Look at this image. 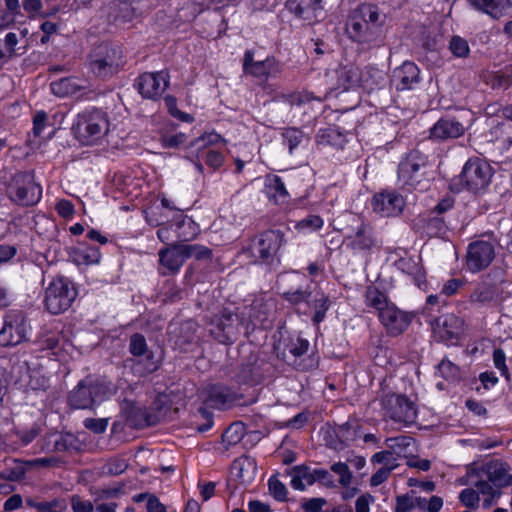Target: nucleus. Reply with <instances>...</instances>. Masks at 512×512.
Returning <instances> with one entry per match:
<instances>
[{
    "label": "nucleus",
    "mask_w": 512,
    "mask_h": 512,
    "mask_svg": "<svg viewBox=\"0 0 512 512\" xmlns=\"http://www.w3.org/2000/svg\"><path fill=\"white\" fill-rule=\"evenodd\" d=\"M73 512H93V504L89 500H83L79 495H73L70 499Z\"/></svg>",
    "instance_id": "13d9d810"
},
{
    "label": "nucleus",
    "mask_w": 512,
    "mask_h": 512,
    "mask_svg": "<svg viewBox=\"0 0 512 512\" xmlns=\"http://www.w3.org/2000/svg\"><path fill=\"white\" fill-rule=\"evenodd\" d=\"M77 449V440L74 435L60 434L54 442V450L57 452H69Z\"/></svg>",
    "instance_id": "49530a36"
},
{
    "label": "nucleus",
    "mask_w": 512,
    "mask_h": 512,
    "mask_svg": "<svg viewBox=\"0 0 512 512\" xmlns=\"http://www.w3.org/2000/svg\"><path fill=\"white\" fill-rule=\"evenodd\" d=\"M487 479L497 489L507 487L512 484V475L509 473V466L501 461H492L483 467Z\"/></svg>",
    "instance_id": "393cba45"
},
{
    "label": "nucleus",
    "mask_w": 512,
    "mask_h": 512,
    "mask_svg": "<svg viewBox=\"0 0 512 512\" xmlns=\"http://www.w3.org/2000/svg\"><path fill=\"white\" fill-rule=\"evenodd\" d=\"M468 300L476 308L491 306L496 302L495 289L487 283H479L471 291Z\"/></svg>",
    "instance_id": "c756f323"
},
{
    "label": "nucleus",
    "mask_w": 512,
    "mask_h": 512,
    "mask_svg": "<svg viewBox=\"0 0 512 512\" xmlns=\"http://www.w3.org/2000/svg\"><path fill=\"white\" fill-rule=\"evenodd\" d=\"M459 501L467 508L477 509L479 507L480 497L478 492L474 489L466 488L459 493Z\"/></svg>",
    "instance_id": "09e8293b"
},
{
    "label": "nucleus",
    "mask_w": 512,
    "mask_h": 512,
    "mask_svg": "<svg viewBox=\"0 0 512 512\" xmlns=\"http://www.w3.org/2000/svg\"><path fill=\"white\" fill-rule=\"evenodd\" d=\"M475 486L478 489V494L481 493L491 498L500 496V489H497L488 479L477 481Z\"/></svg>",
    "instance_id": "4d7b16f0"
},
{
    "label": "nucleus",
    "mask_w": 512,
    "mask_h": 512,
    "mask_svg": "<svg viewBox=\"0 0 512 512\" xmlns=\"http://www.w3.org/2000/svg\"><path fill=\"white\" fill-rule=\"evenodd\" d=\"M265 193L267 197L275 204L286 203L289 199V193L282 179L277 176H269L265 182Z\"/></svg>",
    "instance_id": "2f4dec72"
},
{
    "label": "nucleus",
    "mask_w": 512,
    "mask_h": 512,
    "mask_svg": "<svg viewBox=\"0 0 512 512\" xmlns=\"http://www.w3.org/2000/svg\"><path fill=\"white\" fill-rule=\"evenodd\" d=\"M74 137L83 145H94L109 131L107 114L98 108L79 113L71 127Z\"/></svg>",
    "instance_id": "f03ea898"
},
{
    "label": "nucleus",
    "mask_w": 512,
    "mask_h": 512,
    "mask_svg": "<svg viewBox=\"0 0 512 512\" xmlns=\"http://www.w3.org/2000/svg\"><path fill=\"white\" fill-rule=\"evenodd\" d=\"M511 76L505 73H497L493 77L492 87L497 89H507L511 86Z\"/></svg>",
    "instance_id": "338daca9"
},
{
    "label": "nucleus",
    "mask_w": 512,
    "mask_h": 512,
    "mask_svg": "<svg viewBox=\"0 0 512 512\" xmlns=\"http://www.w3.org/2000/svg\"><path fill=\"white\" fill-rule=\"evenodd\" d=\"M47 120V114L44 111H38L33 117V133L35 136H40Z\"/></svg>",
    "instance_id": "69168bd1"
},
{
    "label": "nucleus",
    "mask_w": 512,
    "mask_h": 512,
    "mask_svg": "<svg viewBox=\"0 0 512 512\" xmlns=\"http://www.w3.org/2000/svg\"><path fill=\"white\" fill-rule=\"evenodd\" d=\"M346 141V136L336 127L320 129L316 135V142L319 145H330L336 148H343Z\"/></svg>",
    "instance_id": "f704fd0d"
},
{
    "label": "nucleus",
    "mask_w": 512,
    "mask_h": 512,
    "mask_svg": "<svg viewBox=\"0 0 512 512\" xmlns=\"http://www.w3.org/2000/svg\"><path fill=\"white\" fill-rule=\"evenodd\" d=\"M352 218L356 226L345 236L347 246L357 252L370 251L377 244L373 229L356 216Z\"/></svg>",
    "instance_id": "6ab92c4d"
},
{
    "label": "nucleus",
    "mask_w": 512,
    "mask_h": 512,
    "mask_svg": "<svg viewBox=\"0 0 512 512\" xmlns=\"http://www.w3.org/2000/svg\"><path fill=\"white\" fill-rule=\"evenodd\" d=\"M106 467L109 474L120 475L127 469L128 464L123 458H113L107 463Z\"/></svg>",
    "instance_id": "bf43d9fd"
},
{
    "label": "nucleus",
    "mask_w": 512,
    "mask_h": 512,
    "mask_svg": "<svg viewBox=\"0 0 512 512\" xmlns=\"http://www.w3.org/2000/svg\"><path fill=\"white\" fill-rule=\"evenodd\" d=\"M51 91L58 97L73 95L81 90L77 80L72 77L61 78L50 84Z\"/></svg>",
    "instance_id": "e433bc0d"
},
{
    "label": "nucleus",
    "mask_w": 512,
    "mask_h": 512,
    "mask_svg": "<svg viewBox=\"0 0 512 512\" xmlns=\"http://www.w3.org/2000/svg\"><path fill=\"white\" fill-rule=\"evenodd\" d=\"M269 491L278 501L286 500L287 489L285 485L276 477H271L268 481Z\"/></svg>",
    "instance_id": "603ef678"
},
{
    "label": "nucleus",
    "mask_w": 512,
    "mask_h": 512,
    "mask_svg": "<svg viewBox=\"0 0 512 512\" xmlns=\"http://www.w3.org/2000/svg\"><path fill=\"white\" fill-rule=\"evenodd\" d=\"M405 206L402 195L395 191H384L373 197V210L382 217L399 215Z\"/></svg>",
    "instance_id": "412c9836"
},
{
    "label": "nucleus",
    "mask_w": 512,
    "mask_h": 512,
    "mask_svg": "<svg viewBox=\"0 0 512 512\" xmlns=\"http://www.w3.org/2000/svg\"><path fill=\"white\" fill-rule=\"evenodd\" d=\"M381 406L388 417L406 426L415 423L417 419L416 404L406 395L386 394L381 398Z\"/></svg>",
    "instance_id": "1a4fd4ad"
},
{
    "label": "nucleus",
    "mask_w": 512,
    "mask_h": 512,
    "mask_svg": "<svg viewBox=\"0 0 512 512\" xmlns=\"http://www.w3.org/2000/svg\"><path fill=\"white\" fill-rule=\"evenodd\" d=\"M339 87L347 90L364 84L362 72L360 68L353 64L340 67L337 70Z\"/></svg>",
    "instance_id": "7c9ffc66"
},
{
    "label": "nucleus",
    "mask_w": 512,
    "mask_h": 512,
    "mask_svg": "<svg viewBox=\"0 0 512 512\" xmlns=\"http://www.w3.org/2000/svg\"><path fill=\"white\" fill-rule=\"evenodd\" d=\"M1 42L3 43V49L4 51L9 54V59L14 55L15 53V46L18 43V37L15 33L9 32L6 34L5 38Z\"/></svg>",
    "instance_id": "680f3d73"
},
{
    "label": "nucleus",
    "mask_w": 512,
    "mask_h": 512,
    "mask_svg": "<svg viewBox=\"0 0 512 512\" xmlns=\"http://www.w3.org/2000/svg\"><path fill=\"white\" fill-rule=\"evenodd\" d=\"M476 10L481 11L494 19H499L509 13L510 0H467Z\"/></svg>",
    "instance_id": "a878e982"
},
{
    "label": "nucleus",
    "mask_w": 512,
    "mask_h": 512,
    "mask_svg": "<svg viewBox=\"0 0 512 512\" xmlns=\"http://www.w3.org/2000/svg\"><path fill=\"white\" fill-rule=\"evenodd\" d=\"M129 352L135 357L146 356L145 361L132 360V371L138 377H144L155 370L158 365L154 361V355L148 350L147 342L145 337L140 333L131 335L129 340Z\"/></svg>",
    "instance_id": "dca6fc26"
},
{
    "label": "nucleus",
    "mask_w": 512,
    "mask_h": 512,
    "mask_svg": "<svg viewBox=\"0 0 512 512\" xmlns=\"http://www.w3.org/2000/svg\"><path fill=\"white\" fill-rule=\"evenodd\" d=\"M414 508L413 501L408 495H400L396 498L395 512H409Z\"/></svg>",
    "instance_id": "774afa93"
},
{
    "label": "nucleus",
    "mask_w": 512,
    "mask_h": 512,
    "mask_svg": "<svg viewBox=\"0 0 512 512\" xmlns=\"http://www.w3.org/2000/svg\"><path fill=\"white\" fill-rule=\"evenodd\" d=\"M244 433V427L241 424L234 423L230 425L222 435V442L227 446H232L241 441Z\"/></svg>",
    "instance_id": "c03bdc74"
},
{
    "label": "nucleus",
    "mask_w": 512,
    "mask_h": 512,
    "mask_svg": "<svg viewBox=\"0 0 512 512\" xmlns=\"http://www.w3.org/2000/svg\"><path fill=\"white\" fill-rule=\"evenodd\" d=\"M386 16L373 4H362L350 15L346 31L351 40L367 48L383 45Z\"/></svg>",
    "instance_id": "f257e3e1"
},
{
    "label": "nucleus",
    "mask_w": 512,
    "mask_h": 512,
    "mask_svg": "<svg viewBox=\"0 0 512 512\" xmlns=\"http://www.w3.org/2000/svg\"><path fill=\"white\" fill-rule=\"evenodd\" d=\"M241 398V395L222 384L211 385L207 388V402L213 408H229Z\"/></svg>",
    "instance_id": "5701e85b"
},
{
    "label": "nucleus",
    "mask_w": 512,
    "mask_h": 512,
    "mask_svg": "<svg viewBox=\"0 0 512 512\" xmlns=\"http://www.w3.org/2000/svg\"><path fill=\"white\" fill-rule=\"evenodd\" d=\"M224 142V139L216 132L204 133L200 137L196 138L191 146H196L198 148H202L208 145H215L218 143Z\"/></svg>",
    "instance_id": "8fccbe9b"
},
{
    "label": "nucleus",
    "mask_w": 512,
    "mask_h": 512,
    "mask_svg": "<svg viewBox=\"0 0 512 512\" xmlns=\"http://www.w3.org/2000/svg\"><path fill=\"white\" fill-rule=\"evenodd\" d=\"M313 100L312 94L308 92H292L288 94H279L273 98V102L278 105L289 106L293 108L294 106L300 107L302 105L308 104Z\"/></svg>",
    "instance_id": "c9c22d12"
},
{
    "label": "nucleus",
    "mask_w": 512,
    "mask_h": 512,
    "mask_svg": "<svg viewBox=\"0 0 512 512\" xmlns=\"http://www.w3.org/2000/svg\"><path fill=\"white\" fill-rule=\"evenodd\" d=\"M122 64L121 52L117 46L102 43L89 57V67L95 76L106 78L113 75Z\"/></svg>",
    "instance_id": "6e6552de"
},
{
    "label": "nucleus",
    "mask_w": 512,
    "mask_h": 512,
    "mask_svg": "<svg viewBox=\"0 0 512 512\" xmlns=\"http://www.w3.org/2000/svg\"><path fill=\"white\" fill-rule=\"evenodd\" d=\"M29 325L24 312L12 310L5 314L0 330V346H16L27 340Z\"/></svg>",
    "instance_id": "9b49d317"
},
{
    "label": "nucleus",
    "mask_w": 512,
    "mask_h": 512,
    "mask_svg": "<svg viewBox=\"0 0 512 512\" xmlns=\"http://www.w3.org/2000/svg\"><path fill=\"white\" fill-rule=\"evenodd\" d=\"M305 306L307 309L303 311V314H307L308 309L313 310L314 315L312 321L317 325L324 320L326 312L331 306V301L329 296L326 295L321 289L314 287L313 292L309 297V301L306 302Z\"/></svg>",
    "instance_id": "b1692460"
},
{
    "label": "nucleus",
    "mask_w": 512,
    "mask_h": 512,
    "mask_svg": "<svg viewBox=\"0 0 512 512\" xmlns=\"http://www.w3.org/2000/svg\"><path fill=\"white\" fill-rule=\"evenodd\" d=\"M427 156L419 150H412L399 163L398 179L403 185L418 188L425 180Z\"/></svg>",
    "instance_id": "9d476101"
},
{
    "label": "nucleus",
    "mask_w": 512,
    "mask_h": 512,
    "mask_svg": "<svg viewBox=\"0 0 512 512\" xmlns=\"http://www.w3.org/2000/svg\"><path fill=\"white\" fill-rule=\"evenodd\" d=\"M263 361H255L253 364H247L242 366L241 377L242 379L251 384L259 383L264 378Z\"/></svg>",
    "instance_id": "a19ab883"
},
{
    "label": "nucleus",
    "mask_w": 512,
    "mask_h": 512,
    "mask_svg": "<svg viewBox=\"0 0 512 512\" xmlns=\"http://www.w3.org/2000/svg\"><path fill=\"white\" fill-rule=\"evenodd\" d=\"M495 257L494 246L489 241L477 240L469 244L466 267L475 273L487 268Z\"/></svg>",
    "instance_id": "a211bd4d"
},
{
    "label": "nucleus",
    "mask_w": 512,
    "mask_h": 512,
    "mask_svg": "<svg viewBox=\"0 0 512 512\" xmlns=\"http://www.w3.org/2000/svg\"><path fill=\"white\" fill-rule=\"evenodd\" d=\"M169 85V75L165 71L144 73L135 81L138 92L147 99H158Z\"/></svg>",
    "instance_id": "aec40b11"
},
{
    "label": "nucleus",
    "mask_w": 512,
    "mask_h": 512,
    "mask_svg": "<svg viewBox=\"0 0 512 512\" xmlns=\"http://www.w3.org/2000/svg\"><path fill=\"white\" fill-rule=\"evenodd\" d=\"M256 472V462L253 458L244 456L233 461L231 474L241 484L250 483Z\"/></svg>",
    "instance_id": "c85d7f7f"
},
{
    "label": "nucleus",
    "mask_w": 512,
    "mask_h": 512,
    "mask_svg": "<svg viewBox=\"0 0 512 512\" xmlns=\"http://www.w3.org/2000/svg\"><path fill=\"white\" fill-rule=\"evenodd\" d=\"M286 243L285 233L280 229H270L260 234L255 251L262 263L277 267L280 264V248Z\"/></svg>",
    "instance_id": "f8f14e48"
},
{
    "label": "nucleus",
    "mask_w": 512,
    "mask_h": 512,
    "mask_svg": "<svg viewBox=\"0 0 512 512\" xmlns=\"http://www.w3.org/2000/svg\"><path fill=\"white\" fill-rule=\"evenodd\" d=\"M464 321L454 314H444L432 323L433 337L449 346L457 345L464 331Z\"/></svg>",
    "instance_id": "2eb2a0df"
},
{
    "label": "nucleus",
    "mask_w": 512,
    "mask_h": 512,
    "mask_svg": "<svg viewBox=\"0 0 512 512\" xmlns=\"http://www.w3.org/2000/svg\"><path fill=\"white\" fill-rule=\"evenodd\" d=\"M493 363L494 366L500 371L501 375L507 380L510 379L509 369L506 366V355L500 348L495 349L493 352Z\"/></svg>",
    "instance_id": "864d4df0"
},
{
    "label": "nucleus",
    "mask_w": 512,
    "mask_h": 512,
    "mask_svg": "<svg viewBox=\"0 0 512 512\" xmlns=\"http://www.w3.org/2000/svg\"><path fill=\"white\" fill-rule=\"evenodd\" d=\"M413 313L399 309L394 303L388 306L378 316L389 336H398L405 332L412 322Z\"/></svg>",
    "instance_id": "f3484780"
},
{
    "label": "nucleus",
    "mask_w": 512,
    "mask_h": 512,
    "mask_svg": "<svg viewBox=\"0 0 512 512\" xmlns=\"http://www.w3.org/2000/svg\"><path fill=\"white\" fill-rule=\"evenodd\" d=\"M288 10L298 18L308 22H317L324 16L322 0H288Z\"/></svg>",
    "instance_id": "4be33fe9"
},
{
    "label": "nucleus",
    "mask_w": 512,
    "mask_h": 512,
    "mask_svg": "<svg viewBox=\"0 0 512 512\" xmlns=\"http://www.w3.org/2000/svg\"><path fill=\"white\" fill-rule=\"evenodd\" d=\"M472 119L470 111H462L459 116H445L440 118L430 129V139L445 141L461 137L466 130V124Z\"/></svg>",
    "instance_id": "ddd939ff"
},
{
    "label": "nucleus",
    "mask_w": 512,
    "mask_h": 512,
    "mask_svg": "<svg viewBox=\"0 0 512 512\" xmlns=\"http://www.w3.org/2000/svg\"><path fill=\"white\" fill-rule=\"evenodd\" d=\"M492 175L490 164L484 159L474 157L465 163L460 174V181L469 191L479 193L488 187Z\"/></svg>",
    "instance_id": "0eeeda50"
},
{
    "label": "nucleus",
    "mask_w": 512,
    "mask_h": 512,
    "mask_svg": "<svg viewBox=\"0 0 512 512\" xmlns=\"http://www.w3.org/2000/svg\"><path fill=\"white\" fill-rule=\"evenodd\" d=\"M207 324L215 340L222 344H231L238 339L243 329L248 330L250 321L243 315L224 308L210 317Z\"/></svg>",
    "instance_id": "7ed1b4c3"
},
{
    "label": "nucleus",
    "mask_w": 512,
    "mask_h": 512,
    "mask_svg": "<svg viewBox=\"0 0 512 512\" xmlns=\"http://www.w3.org/2000/svg\"><path fill=\"white\" fill-rule=\"evenodd\" d=\"M281 72L279 63L274 58H266L257 61L250 69V75L260 80H267L269 77H277Z\"/></svg>",
    "instance_id": "473e14b6"
},
{
    "label": "nucleus",
    "mask_w": 512,
    "mask_h": 512,
    "mask_svg": "<svg viewBox=\"0 0 512 512\" xmlns=\"http://www.w3.org/2000/svg\"><path fill=\"white\" fill-rule=\"evenodd\" d=\"M496 129L501 132L500 141L502 146L509 149L512 146V126L502 123L499 124Z\"/></svg>",
    "instance_id": "e2e57ef3"
},
{
    "label": "nucleus",
    "mask_w": 512,
    "mask_h": 512,
    "mask_svg": "<svg viewBox=\"0 0 512 512\" xmlns=\"http://www.w3.org/2000/svg\"><path fill=\"white\" fill-rule=\"evenodd\" d=\"M185 258L194 257L197 260L209 259L212 252L209 248L198 244H181Z\"/></svg>",
    "instance_id": "37998d69"
},
{
    "label": "nucleus",
    "mask_w": 512,
    "mask_h": 512,
    "mask_svg": "<svg viewBox=\"0 0 512 512\" xmlns=\"http://www.w3.org/2000/svg\"><path fill=\"white\" fill-rule=\"evenodd\" d=\"M440 375L450 381L461 378L460 368L447 359H443L437 366Z\"/></svg>",
    "instance_id": "a18cd8bd"
},
{
    "label": "nucleus",
    "mask_w": 512,
    "mask_h": 512,
    "mask_svg": "<svg viewBox=\"0 0 512 512\" xmlns=\"http://www.w3.org/2000/svg\"><path fill=\"white\" fill-rule=\"evenodd\" d=\"M420 70L413 62H404L394 72V77L398 81L397 90H409L419 83Z\"/></svg>",
    "instance_id": "bb28decb"
},
{
    "label": "nucleus",
    "mask_w": 512,
    "mask_h": 512,
    "mask_svg": "<svg viewBox=\"0 0 512 512\" xmlns=\"http://www.w3.org/2000/svg\"><path fill=\"white\" fill-rule=\"evenodd\" d=\"M107 397V389L100 382L86 377L68 395V403L75 409H91Z\"/></svg>",
    "instance_id": "423d86ee"
},
{
    "label": "nucleus",
    "mask_w": 512,
    "mask_h": 512,
    "mask_svg": "<svg viewBox=\"0 0 512 512\" xmlns=\"http://www.w3.org/2000/svg\"><path fill=\"white\" fill-rule=\"evenodd\" d=\"M281 282L283 285L282 298L300 310L301 306L309 301L314 287L304 285L307 282V278L304 274L298 272L282 276Z\"/></svg>",
    "instance_id": "4468645a"
},
{
    "label": "nucleus",
    "mask_w": 512,
    "mask_h": 512,
    "mask_svg": "<svg viewBox=\"0 0 512 512\" xmlns=\"http://www.w3.org/2000/svg\"><path fill=\"white\" fill-rule=\"evenodd\" d=\"M7 195L11 201L20 206H33L42 197V188L30 172H17L7 185Z\"/></svg>",
    "instance_id": "20e7f679"
},
{
    "label": "nucleus",
    "mask_w": 512,
    "mask_h": 512,
    "mask_svg": "<svg viewBox=\"0 0 512 512\" xmlns=\"http://www.w3.org/2000/svg\"><path fill=\"white\" fill-rule=\"evenodd\" d=\"M393 469L394 465L380 468L376 473H374L371 476L370 485L373 487H377L383 482H385Z\"/></svg>",
    "instance_id": "052dcab7"
},
{
    "label": "nucleus",
    "mask_w": 512,
    "mask_h": 512,
    "mask_svg": "<svg viewBox=\"0 0 512 512\" xmlns=\"http://www.w3.org/2000/svg\"><path fill=\"white\" fill-rule=\"evenodd\" d=\"M292 472L298 473L303 482L305 481L307 485H312L315 483V476L313 475V471H311L310 468L305 465L294 466L292 468Z\"/></svg>",
    "instance_id": "0e129e2a"
},
{
    "label": "nucleus",
    "mask_w": 512,
    "mask_h": 512,
    "mask_svg": "<svg viewBox=\"0 0 512 512\" xmlns=\"http://www.w3.org/2000/svg\"><path fill=\"white\" fill-rule=\"evenodd\" d=\"M281 136L284 144L288 146L290 154H293L294 150L302 143L309 141V137L301 129L296 127L284 128Z\"/></svg>",
    "instance_id": "58836bf2"
},
{
    "label": "nucleus",
    "mask_w": 512,
    "mask_h": 512,
    "mask_svg": "<svg viewBox=\"0 0 512 512\" xmlns=\"http://www.w3.org/2000/svg\"><path fill=\"white\" fill-rule=\"evenodd\" d=\"M413 443V438L409 436H397L386 440L387 447L396 454H401Z\"/></svg>",
    "instance_id": "de8ad7c7"
},
{
    "label": "nucleus",
    "mask_w": 512,
    "mask_h": 512,
    "mask_svg": "<svg viewBox=\"0 0 512 512\" xmlns=\"http://www.w3.org/2000/svg\"><path fill=\"white\" fill-rule=\"evenodd\" d=\"M331 470L339 475V483L341 486L346 487L350 484L352 479V474L349 470V467L346 463L337 462L331 466Z\"/></svg>",
    "instance_id": "3c124183"
},
{
    "label": "nucleus",
    "mask_w": 512,
    "mask_h": 512,
    "mask_svg": "<svg viewBox=\"0 0 512 512\" xmlns=\"http://www.w3.org/2000/svg\"><path fill=\"white\" fill-rule=\"evenodd\" d=\"M76 261L78 264H97L100 261L101 254L99 248L96 246H82L76 252Z\"/></svg>",
    "instance_id": "79ce46f5"
},
{
    "label": "nucleus",
    "mask_w": 512,
    "mask_h": 512,
    "mask_svg": "<svg viewBox=\"0 0 512 512\" xmlns=\"http://www.w3.org/2000/svg\"><path fill=\"white\" fill-rule=\"evenodd\" d=\"M360 426L356 421H347L336 429V436L345 445L355 441L359 436Z\"/></svg>",
    "instance_id": "ea45409f"
},
{
    "label": "nucleus",
    "mask_w": 512,
    "mask_h": 512,
    "mask_svg": "<svg viewBox=\"0 0 512 512\" xmlns=\"http://www.w3.org/2000/svg\"><path fill=\"white\" fill-rule=\"evenodd\" d=\"M83 424L86 429L101 434L106 431L108 420L106 418H86Z\"/></svg>",
    "instance_id": "6e6d98bb"
},
{
    "label": "nucleus",
    "mask_w": 512,
    "mask_h": 512,
    "mask_svg": "<svg viewBox=\"0 0 512 512\" xmlns=\"http://www.w3.org/2000/svg\"><path fill=\"white\" fill-rule=\"evenodd\" d=\"M186 258L182 253L181 244H174L159 251V261L171 274L179 271Z\"/></svg>",
    "instance_id": "cd10ccee"
},
{
    "label": "nucleus",
    "mask_w": 512,
    "mask_h": 512,
    "mask_svg": "<svg viewBox=\"0 0 512 512\" xmlns=\"http://www.w3.org/2000/svg\"><path fill=\"white\" fill-rule=\"evenodd\" d=\"M174 227L173 232L180 242L193 240L200 231L199 226L187 216H182V219L177 221Z\"/></svg>",
    "instance_id": "72a5a7b5"
},
{
    "label": "nucleus",
    "mask_w": 512,
    "mask_h": 512,
    "mask_svg": "<svg viewBox=\"0 0 512 512\" xmlns=\"http://www.w3.org/2000/svg\"><path fill=\"white\" fill-rule=\"evenodd\" d=\"M365 302L369 307L374 308L377 311L378 316L381 311H384L388 306L392 304L387 296L374 286H369L365 292Z\"/></svg>",
    "instance_id": "4c0bfd02"
},
{
    "label": "nucleus",
    "mask_w": 512,
    "mask_h": 512,
    "mask_svg": "<svg viewBox=\"0 0 512 512\" xmlns=\"http://www.w3.org/2000/svg\"><path fill=\"white\" fill-rule=\"evenodd\" d=\"M450 50L457 57H465L469 52V46L466 40L454 36L450 41Z\"/></svg>",
    "instance_id": "5fc2aeb1"
},
{
    "label": "nucleus",
    "mask_w": 512,
    "mask_h": 512,
    "mask_svg": "<svg viewBox=\"0 0 512 512\" xmlns=\"http://www.w3.org/2000/svg\"><path fill=\"white\" fill-rule=\"evenodd\" d=\"M76 297L74 284L68 278L58 276L46 288L44 304L51 314L57 315L69 309Z\"/></svg>",
    "instance_id": "39448f33"
}]
</instances>
